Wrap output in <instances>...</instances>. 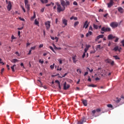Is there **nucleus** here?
<instances>
[{
	"label": "nucleus",
	"mask_w": 124,
	"mask_h": 124,
	"mask_svg": "<svg viewBox=\"0 0 124 124\" xmlns=\"http://www.w3.org/2000/svg\"><path fill=\"white\" fill-rule=\"evenodd\" d=\"M88 87L94 88V87H96L97 86L95 85L94 84H90V85H88Z\"/></svg>",
	"instance_id": "25"
},
{
	"label": "nucleus",
	"mask_w": 124,
	"mask_h": 124,
	"mask_svg": "<svg viewBox=\"0 0 124 124\" xmlns=\"http://www.w3.org/2000/svg\"><path fill=\"white\" fill-rule=\"evenodd\" d=\"M42 3H47L48 2V0H40Z\"/></svg>",
	"instance_id": "21"
},
{
	"label": "nucleus",
	"mask_w": 124,
	"mask_h": 124,
	"mask_svg": "<svg viewBox=\"0 0 124 124\" xmlns=\"http://www.w3.org/2000/svg\"><path fill=\"white\" fill-rule=\"evenodd\" d=\"M51 5L54 6V2H51V3H49V4H46V6H47V7L50 6H51Z\"/></svg>",
	"instance_id": "22"
},
{
	"label": "nucleus",
	"mask_w": 124,
	"mask_h": 124,
	"mask_svg": "<svg viewBox=\"0 0 124 124\" xmlns=\"http://www.w3.org/2000/svg\"><path fill=\"white\" fill-rule=\"evenodd\" d=\"M101 109L100 108H97L96 111V112H100L101 111Z\"/></svg>",
	"instance_id": "51"
},
{
	"label": "nucleus",
	"mask_w": 124,
	"mask_h": 124,
	"mask_svg": "<svg viewBox=\"0 0 124 124\" xmlns=\"http://www.w3.org/2000/svg\"><path fill=\"white\" fill-rule=\"evenodd\" d=\"M74 20H78V17L76 16H74Z\"/></svg>",
	"instance_id": "59"
},
{
	"label": "nucleus",
	"mask_w": 124,
	"mask_h": 124,
	"mask_svg": "<svg viewBox=\"0 0 124 124\" xmlns=\"http://www.w3.org/2000/svg\"><path fill=\"white\" fill-rule=\"evenodd\" d=\"M114 0L115 1H117V0ZM113 3H114L113 0H110V2L108 3V8H111L113 6Z\"/></svg>",
	"instance_id": "7"
},
{
	"label": "nucleus",
	"mask_w": 124,
	"mask_h": 124,
	"mask_svg": "<svg viewBox=\"0 0 124 124\" xmlns=\"http://www.w3.org/2000/svg\"><path fill=\"white\" fill-rule=\"evenodd\" d=\"M119 40V38L116 37V39H115V40L114 41V42H116V43H117V42H118Z\"/></svg>",
	"instance_id": "37"
},
{
	"label": "nucleus",
	"mask_w": 124,
	"mask_h": 124,
	"mask_svg": "<svg viewBox=\"0 0 124 124\" xmlns=\"http://www.w3.org/2000/svg\"><path fill=\"white\" fill-rule=\"evenodd\" d=\"M87 69L88 70L90 71V72H91V73L93 72V69H91H91H90V68H88V67L87 68Z\"/></svg>",
	"instance_id": "35"
},
{
	"label": "nucleus",
	"mask_w": 124,
	"mask_h": 124,
	"mask_svg": "<svg viewBox=\"0 0 124 124\" xmlns=\"http://www.w3.org/2000/svg\"><path fill=\"white\" fill-rule=\"evenodd\" d=\"M90 47H91V46H90V45H87V46H86V48H87V49H89V48H90Z\"/></svg>",
	"instance_id": "43"
},
{
	"label": "nucleus",
	"mask_w": 124,
	"mask_h": 124,
	"mask_svg": "<svg viewBox=\"0 0 124 124\" xmlns=\"http://www.w3.org/2000/svg\"><path fill=\"white\" fill-rule=\"evenodd\" d=\"M92 32L91 31H89L88 32V33H87V34H86V37H89V36H90L91 35H92Z\"/></svg>",
	"instance_id": "18"
},
{
	"label": "nucleus",
	"mask_w": 124,
	"mask_h": 124,
	"mask_svg": "<svg viewBox=\"0 0 124 124\" xmlns=\"http://www.w3.org/2000/svg\"><path fill=\"white\" fill-rule=\"evenodd\" d=\"M7 68H8V70H10V66L9 65H7Z\"/></svg>",
	"instance_id": "64"
},
{
	"label": "nucleus",
	"mask_w": 124,
	"mask_h": 124,
	"mask_svg": "<svg viewBox=\"0 0 124 124\" xmlns=\"http://www.w3.org/2000/svg\"><path fill=\"white\" fill-rule=\"evenodd\" d=\"M70 86L69 85H67L66 82H65L63 85V89L64 90H67L68 88H69Z\"/></svg>",
	"instance_id": "10"
},
{
	"label": "nucleus",
	"mask_w": 124,
	"mask_h": 124,
	"mask_svg": "<svg viewBox=\"0 0 124 124\" xmlns=\"http://www.w3.org/2000/svg\"><path fill=\"white\" fill-rule=\"evenodd\" d=\"M57 67H58V68L57 69V71H61L62 70V68H60V69H59V67L58 66Z\"/></svg>",
	"instance_id": "42"
},
{
	"label": "nucleus",
	"mask_w": 124,
	"mask_h": 124,
	"mask_svg": "<svg viewBox=\"0 0 124 124\" xmlns=\"http://www.w3.org/2000/svg\"><path fill=\"white\" fill-rule=\"evenodd\" d=\"M118 25L119 23L118 22H111L110 23V26L113 29L117 28Z\"/></svg>",
	"instance_id": "3"
},
{
	"label": "nucleus",
	"mask_w": 124,
	"mask_h": 124,
	"mask_svg": "<svg viewBox=\"0 0 124 124\" xmlns=\"http://www.w3.org/2000/svg\"><path fill=\"white\" fill-rule=\"evenodd\" d=\"M60 2L61 4L59 3V2H56L55 3L57 6V12L58 13L64 11L66 7L70 5V2L68 0L65 1L64 0H60Z\"/></svg>",
	"instance_id": "1"
},
{
	"label": "nucleus",
	"mask_w": 124,
	"mask_h": 124,
	"mask_svg": "<svg viewBox=\"0 0 124 124\" xmlns=\"http://www.w3.org/2000/svg\"><path fill=\"white\" fill-rule=\"evenodd\" d=\"M12 3L11 1H9V3H8V6L7 7V9H8V11H10L12 9Z\"/></svg>",
	"instance_id": "9"
},
{
	"label": "nucleus",
	"mask_w": 124,
	"mask_h": 124,
	"mask_svg": "<svg viewBox=\"0 0 124 124\" xmlns=\"http://www.w3.org/2000/svg\"><path fill=\"white\" fill-rule=\"evenodd\" d=\"M55 83H57L58 84H60V82H59V80H55Z\"/></svg>",
	"instance_id": "61"
},
{
	"label": "nucleus",
	"mask_w": 124,
	"mask_h": 124,
	"mask_svg": "<svg viewBox=\"0 0 124 124\" xmlns=\"http://www.w3.org/2000/svg\"><path fill=\"white\" fill-rule=\"evenodd\" d=\"M93 28L95 29V30L98 29V26L96 25V24H93Z\"/></svg>",
	"instance_id": "28"
},
{
	"label": "nucleus",
	"mask_w": 124,
	"mask_h": 124,
	"mask_svg": "<svg viewBox=\"0 0 124 124\" xmlns=\"http://www.w3.org/2000/svg\"><path fill=\"white\" fill-rule=\"evenodd\" d=\"M116 38V37L113 36V35H112V34H110L108 36V39L109 40H112L114 38Z\"/></svg>",
	"instance_id": "11"
},
{
	"label": "nucleus",
	"mask_w": 124,
	"mask_h": 124,
	"mask_svg": "<svg viewBox=\"0 0 124 124\" xmlns=\"http://www.w3.org/2000/svg\"><path fill=\"white\" fill-rule=\"evenodd\" d=\"M88 50H89V49H88L87 48H85L84 49V53H86L88 51Z\"/></svg>",
	"instance_id": "41"
},
{
	"label": "nucleus",
	"mask_w": 124,
	"mask_h": 124,
	"mask_svg": "<svg viewBox=\"0 0 124 124\" xmlns=\"http://www.w3.org/2000/svg\"><path fill=\"white\" fill-rule=\"evenodd\" d=\"M31 50H29V53H28V55H31Z\"/></svg>",
	"instance_id": "63"
},
{
	"label": "nucleus",
	"mask_w": 124,
	"mask_h": 124,
	"mask_svg": "<svg viewBox=\"0 0 124 124\" xmlns=\"http://www.w3.org/2000/svg\"><path fill=\"white\" fill-rule=\"evenodd\" d=\"M23 27H20V28H17V30H18L19 31H21L23 30Z\"/></svg>",
	"instance_id": "49"
},
{
	"label": "nucleus",
	"mask_w": 124,
	"mask_h": 124,
	"mask_svg": "<svg viewBox=\"0 0 124 124\" xmlns=\"http://www.w3.org/2000/svg\"><path fill=\"white\" fill-rule=\"evenodd\" d=\"M89 23H88V20H86L85 22L83 25V28L87 29L89 27Z\"/></svg>",
	"instance_id": "14"
},
{
	"label": "nucleus",
	"mask_w": 124,
	"mask_h": 124,
	"mask_svg": "<svg viewBox=\"0 0 124 124\" xmlns=\"http://www.w3.org/2000/svg\"><path fill=\"white\" fill-rule=\"evenodd\" d=\"M89 30L93 31V28L92 26H90Z\"/></svg>",
	"instance_id": "52"
},
{
	"label": "nucleus",
	"mask_w": 124,
	"mask_h": 124,
	"mask_svg": "<svg viewBox=\"0 0 124 124\" xmlns=\"http://www.w3.org/2000/svg\"><path fill=\"white\" fill-rule=\"evenodd\" d=\"M36 46H34V47H31V50H35V48H36Z\"/></svg>",
	"instance_id": "45"
},
{
	"label": "nucleus",
	"mask_w": 124,
	"mask_h": 124,
	"mask_svg": "<svg viewBox=\"0 0 124 124\" xmlns=\"http://www.w3.org/2000/svg\"><path fill=\"white\" fill-rule=\"evenodd\" d=\"M121 43H122L123 46H124V40L121 41Z\"/></svg>",
	"instance_id": "47"
},
{
	"label": "nucleus",
	"mask_w": 124,
	"mask_h": 124,
	"mask_svg": "<svg viewBox=\"0 0 124 124\" xmlns=\"http://www.w3.org/2000/svg\"><path fill=\"white\" fill-rule=\"evenodd\" d=\"M113 51H118L119 52H121V50L120 49H119V47L118 46H117L116 47H115L113 49H112Z\"/></svg>",
	"instance_id": "16"
},
{
	"label": "nucleus",
	"mask_w": 124,
	"mask_h": 124,
	"mask_svg": "<svg viewBox=\"0 0 124 124\" xmlns=\"http://www.w3.org/2000/svg\"><path fill=\"white\" fill-rule=\"evenodd\" d=\"M59 63L60 64H62V60H59Z\"/></svg>",
	"instance_id": "57"
},
{
	"label": "nucleus",
	"mask_w": 124,
	"mask_h": 124,
	"mask_svg": "<svg viewBox=\"0 0 124 124\" xmlns=\"http://www.w3.org/2000/svg\"><path fill=\"white\" fill-rule=\"evenodd\" d=\"M79 21H76L74 23V27H76L77 26H78L79 24Z\"/></svg>",
	"instance_id": "26"
},
{
	"label": "nucleus",
	"mask_w": 124,
	"mask_h": 124,
	"mask_svg": "<svg viewBox=\"0 0 124 124\" xmlns=\"http://www.w3.org/2000/svg\"><path fill=\"white\" fill-rule=\"evenodd\" d=\"M62 21L64 26L67 25L68 20L67 19H65V18H62Z\"/></svg>",
	"instance_id": "12"
},
{
	"label": "nucleus",
	"mask_w": 124,
	"mask_h": 124,
	"mask_svg": "<svg viewBox=\"0 0 124 124\" xmlns=\"http://www.w3.org/2000/svg\"><path fill=\"white\" fill-rule=\"evenodd\" d=\"M113 57L114 58L115 60H120V58H119L118 56H113Z\"/></svg>",
	"instance_id": "29"
},
{
	"label": "nucleus",
	"mask_w": 124,
	"mask_h": 124,
	"mask_svg": "<svg viewBox=\"0 0 124 124\" xmlns=\"http://www.w3.org/2000/svg\"><path fill=\"white\" fill-rule=\"evenodd\" d=\"M110 64L113 66L114 65V61H111V62L110 63Z\"/></svg>",
	"instance_id": "40"
},
{
	"label": "nucleus",
	"mask_w": 124,
	"mask_h": 124,
	"mask_svg": "<svg viewBox=\"0 0 124 124\" xmlns=\"http://www.w3.org/2000/svg\"><path fill=\"white\" fill-rule=\"evenodd\" d=\"M107 107L108 108H113V106L111 104H108V105H107Z\"/></svg>",
	"instance_id": "33"
},
{
	"label": "nucleus",
	"mask_w": 124,
	"mask_h": 124,
	"mask_svg": "<svg viewBox=\"0 0 124 124\" xmlns=\"http://www.w3.org/2000/svg\"><path fill=\"white\" fill-rule=\"evenodd\" d=\"M54 66H55V63H53V65H51L50 66V68L51 69H53L54 68Z\"/></svg>",
	"instance_id": "30"
},
{
	"label": "nucleus",
	"mask_w": 124,
	"mask_h": 124,
	"mask_svg": "<svg viewBox=\"0 0 124 124\" xmlns=\"http://www.w3.org/2000/svg\"><path fill=\"white\" fill-rule=\"evenodd\" d=\"M50 21H46L45 22V25L46 26V29L47 30H48L50 28Z\"/></svg>",
	"instance_id": "6"
},
{
	"label": "nucleus",
	"mask_w": 124,
	"mask_h": 124,
	"mask_svg": "<svg viewBox=\"0 0 124 124\" xmlns=\"http://www.w3.org/2000/svg\"><path fill=\"white\" fill-rule=\"evenodd\" d=\"M43 46H44L43 44L40 45L39 46V48H41L43 47Z\"/></svg>",
	"instance_id": "46"
},
{
	"label": "nucleus",
	"mask_w": 124,
	"mask_h": 124,
	"mask_svg": "<svg viewBox=\"0 0 124 124\" xmlns=\"http://www.w3.org/2000/svg\"><path fill=\"white\" fill-rule=\"evenodd\" d=\"M67 75H68V73H65V74H64V75H63V76H62V78L65 77Z\"/></svg>",
	"instance_id": "58"
},
{
	"label": "nucleus",
	"mask_w": 124,
	"mask_h": 124,
	"mask_svg": "<svg viewBox=\"0 0 124 124\" xmlns=\"http://www.w3.org/2000/svg\"><path fill=\"white\" fill-rule=\"evenodd\" d=\"M53 46L55 49H57L58 47H57L54 44H53Z\"/></svg>",
	"instance_id": "53"
},
{
	"label": "nucleus",
	"mask_w": 124,
	"mask_h": 124,
	"mask_svg": "<svg viewBox=\"0 0 124 124\" xmlns=\"http://www.w3.org/2000/svg\"><path fill=\"white\" fill-rule=\"evenodd\" d=\"M20 33H21L20 31H17V34H18V36H19V37H20Z\"/></svg>",
	"instance_id": "55"
},
{
	"label": "nucleus",
	"mask_w": 124,
	"mask_h": 124,
	"mask_svg": "<svg viewBox=\"0 0 124 124\" xmlns=\"http://www.w3.org/2000/svg\"><path fill=\"white\" fill-rule=\"evenodd\" d=\"M82 102L83 104L84 105V106H87V100H82Z\"/></svg>",
	"instance_id": "20"
},
{
	"label": "nucleus",
	"mask_w": 124,
	"mask_h": 124,
	"mask_svg": "<svg viewBox=\"0 0 124 124\" xmlns=\"http://www.w3.org/2000/svg\"><path fill=\"white\" fill-rule=\"evenodd\" d=\"M21 8H22V10L23 11V12H24V13H25L26 10H25V8H24L23 6H21Z\"/></svg>",
	"instance_id": "39"
},
{
	"label": "nucleus",
	"mask_w": 124,
	"mask_h": 124,
	"mask_svg": "<svg viewBox=\"0 0 124 124\" xmlns=\"http://www.w3.org/2000/svg\"><path fill=\"white\" fill-rule=\"evenodd\" d=\"M16 64H15V65H13V66H12L11 67V68H12V71H13V72H15V67H16Z\"/></svg>",
	"instance_id": "23"
},
{
	"label": "nucleus",
	"mask_w": 124,
	"mask_h": 124,
	"mask_svg": "<svg viewBox=\"0 0 124 124\" xmlns=\"http://www.w3.org/2000/svg\"><path fill=\"white\" fill-rule=\"evenodd\" d=\"M96 113V110H93L92 111V113L93 114V116L95 114V113Z\"/></svg>",
	"instance_id": "44"
},
{
	"label": "nucleus",
	"mask_w": 124,
	"mask_h": 124,
	"mask_svg": "<svg viewBox=\"0 0 124 124\" xmlns=\"http://www.w3.org/2000/svg\"><path fill=\"white\" fill-rule=\"evenodd\" d=\"M18 60L15 59H13L12 61H11V62H12V63H15L16 62H18Z\"/></svg>",
	"instance_id": "19"
},
{
	"label": "nucleus",
	"mask_w": 124,
	"mask_h": 124,
	"mask_svg": "<svg viewBox=\"0 0 124 124\" xmlns=\"http://www.w3.org/2000/svg\"><path fill=\"white\" fill-rule=\"evenodd\" d=\"M16 38L14 37V35H12V40L16 39Z\"/></svg>",
	"instance_id": "50"
},
{
	"label": "nucleus",
	"mask_w": 124,
	"mask_h": 124,
	"mask_svg": "<svg viewBox=\"0 0 124 124\" xmlns=\"http://www.w3.org/2000/svg\"><path fill=\"white\" fill-rule=\"evenodd\" d=\"M4 68H2L1 70V74H3V72H4Z\"/></svg>",
	"instance_id": "54"
},
{
	"label": "nucleus",
	"mask_w": 124,
	"mask_h": 124,
	"mask_svg": "<svg viewBox=\"0 0 124 124\" xmlns=\"http://www.w3.org/2000/svg\"><path fill=\"white\" fill-rule=\"evenodd\" d=\"M86 56V53L84 52L82 56V58L84 59Z\"/></svg>",
	"instance_id": "36"
},
{
	"label": "nucleus",
	"mask_w": 124,
	"mask_h": 124,
	"mask_svg": "<svg viewBox=\"0 0 124 124\" xmlns=\"http://www.w3.org/2000/svg\"><path fill=\"white\" fill-rule=\"evenodd\" d=\"M19 19H20V20H21V21H25L24 18H21V17H19Z\"/></svg>",
	"instance_id": "62"
},
{
	"label": "nucleus",
	"mask_w": 124,
	"mask_h": 124,
	"mask_svg": "<svg viewBox=\"0 0 124 124\" xmlns=\"http://www.w3.org/2000/svg\"><path fill=\"white\" fill-rule=\"evenodd\" d=\"M0 63L2 64L3 65L4 64V63H3V62H2V59H0Z\"/></svg>",
	"instance_id": "48"
},
{
	"label": "nucleus",
	"mask_w": 124,
	"mask_h": 124,
	"mask_svg": "<svg viewBox=\"0 0 124 124\" xmlns=\"http://www.w3.org/2000/svg\"><path fill=\"white\" fill-rule=\"evenodd\" d=\"M112 60L110 59H107L106 60V62L108 63H110L111 62Z\"/></svg>",
	"instance_id": "27"
},
{
	"label": "nucleus",
	"mask_w": 124,
	"mask_h": 124,
	"mask_svg": "<svg viewBox=\"0 0 124 124\" xmlns=\"http://www.w3.org/2000/svg\"><path fill=\"white\" fill-rule=\"evenodd\" d=\"M73 4L74 5H78V2L77 1H75L73 2Z\"/></svg>",
	"instance_id": "38"
},
{
	"label": "nucleus",
	"mask_w": 124,
	"mask_h": 124,
	"mask_svg": "<svg viewBox=\"0 0 124 124\" xmlns=\"http://www.w3.org/2000/svg\"><path fill=\"white\" fill-rule=\"evenodd\" d=\"M24 3L25 4V8H27V12H29L30 10V5L29 4V0H24Z\"/></svg>",
	"instance_id": "2"
},
{
	"label": "nucleus",
	"mask_w": 124,
	"mask_h": 124,
	"mask_svg": "<svg viewBox=\"0 0 124 124\" xmlns=\"http://www.w3.org/2000/svg\"><path fill=\"white\" fill-rule=\"evenodd\" d=\"M35 24L39 25V21H38L37 19H35Z\"/></svg>",
	"instance_id": "34"
},
{
	"label": "nucleus",
	"mask_w": 124,
	"mask_h": 124,
	"mask_svg": "<svg viewBox=\"0 0 124 124\" xmlns=\"http://www.w3.org/2000/svg\"><path fill=\"white\" fill-rule=\"evenodd\" d=\"M95 50H94V51H91V54H94V53H95Z\"/></svg>",
	"instance_id": "60"
},
{
	"label": "nucleus",
	"mask_w": 124,
	"mask_h": 124,
	"mask_svg": "<svg viewBox=\"0 0 124 124\" xmlns=\"http://www.w3.org/2000/svg\"><path fill=\"white\" fill-rule=\"evenodd\" d=\"M118 9V11L121 13V14H123L124 12V10L123 9V8H122V7H118V8H117Z\"/></svg>",
	"instance_id": "13"
},
{
	"label": "nucleus",
	"mask_w": 124,
	"mask_h": 124,
	"mask_svg": "<svg viewBox=\"0 0 124 124\" xmlns=\"http://www.w3.org/2000/svg\"><path fill=\"white\" fill-rule=\"evenodd\" d=\"M44 62V61H42L41 60H39V63H41V64H43Z\"/></svg>",
	"instance_id": "32"
},
{
	"label": "nucleus",
	"mask_w": 124,
	"mask_h": 124,
	"mask_svg": "<svg viewBox=\"0 0 124 124\" xmlns=\"http://www.w3.org/2000/svg\"><path fill=\"white\" fill-rule=\"evenodd\" d=\"M111 29L109 27H103L101 28V31L106 32L111 31Z\"/></svg>",
	"instance_id": "4"
},
{
	"label": "nucleus",
	"mask_w": 124,
	"mask_h": 124,
	"mask_svg": "<svg viewBox=\"0 0 124 124\" xmlns=\"http://www.w3.org/2000/svg\"><path fill=\"white\" fill-rule=\"evenodd\" d=\"M33 14H34V15H33V16H32V17H31V21H33L34 19L36 18V14H35V12H34Z\"/></svg>",
	"instance_id": "17"
},
{
	"label": "nucleus",
	"mask_w": 124,
	"mask_h": 124,
	"mask_svg": "<svg viewBox=\"0 0 124 124\" xmlns=\"http://www.w3.org/2000/svg\"><path fill=\"white\" fill-rule=\"evenodd\" d=\"M88 74L89 73L88 72H85L84 74V76H87Z\"/></svg>",
	"instance_id": "56"
},
{
	"label": "nucleus",
	"mask_w": 124,
	"mask_h": 124,
	"mask_svg": "<svg viewBox=\"0 0 124 124\" xmlns=\"http://www.w3.org/2000/svg\"><path fill=\"white\" fill-rule=\"evenodd\" d=\"M116 99H117L115 102L117 103H119L120 102V101H121L122 99L121 98H119L118 97L116 98Z\"/></svg>",
	"instance_id": "24"
},
{
	"label": "nucleus",
	"mask_w": 124,
	"mask_h": 124,
	"mask_svg": "<svg viewBox=\"0 0 124 124\" xmlns=\"http://www.w3.org/2000/svg\"><path fill=\"white\" fill-rule=\"evenodd\" d=\"M104 37V35H99L96 38L95 41H97L100 38H103Z\"/></svg>",
	"instance_id": "15"
},
{
	"label": "nucleus",
	"mask_w": 124,
	"mask_h": 124,
	"mask_svg": "<svg viewBox=\"0 0 124 124\" xmlns=\"http://www.w3.org/2000/svg\"><path fill=\"white\" fill-rule=\"evenodd\" d=\"M101 49V45H97L96 46V49Z\"/></svg>",
	"instance_id": "31"
},
{
	"label": "nucleus",
	"mask_w": 124,
	"mask_h": 124,
	"mask_svg": "<svg viewBox=\"0 0 124 124\" xmlns=\"http://www.w3.org/2000/svg\"><path fill=\"white\" fill-rule=\"evenodd\" d=\"M86 122V120L85 117H83L82 119L79 122H78V124H83V123Z\"/></svg>",
	"instance_id": "8"
},
{
	"label": "nucleus",
	"mask_w": 124,
	"mask_h": 124,
	"mask_svg": "<svg viewBox=\"0 0 124 124\" xmlns=\"http://www.w3.org/2000/svg\"><path fill=\"white\" fill-rule=\"evenodd\" d=\"M72 60L74 63L76 64L78 62V59L76 55H73Z\"/></svg>",
	"instance_id": "5"
}]
</instances>
